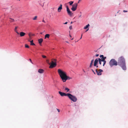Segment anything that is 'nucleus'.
<instances>
[{
  "label": "nucleus",
  "mask_w": 128,
  "mask_h": 128,
  "mask_svg": "<svg viewBox=\"0 0 128 128\" xmlns=\"http://www.w3.org/2000/svg\"><path fill=\"white\" fill-rule=\"evenodd\" d=\"M81 16V15H80L79 16V17H80Z\"/></svg>",
  "instance_id": "nucleus-46"
},
{
  "label": "nucleus",
  "mask_w": 128,
  "mask_h": 128,
  "mask_svg": "<svg viewBox=\"0 0 128 128\" xmlns=\"http://www.w3.org/2000/svg\"><path fill=\"white\" fill-rule=\"evenodd\" d=\"M44 72V70L41 69H40L38 70V72L40 73H43Z\"/></svg>",
  "instance_id": "nucleus-12"
},
{
  "label": "nucleus",
  "mask_w": 128,
  "mask_h": 128,
  "mask_svg": "<svg viewBox=\"0 0 128 128\" xmlns=\"http://www.w3.org/2000/svg\"><path fill=\"white\" fill-rule=\"evenodd\" d=\"M64 88V86H63V89Z\"/></svg>",
  "instance_id": "nucleus-45"
},
{
  "label": "nucleus",
  "mask_w": 128,
  "mask_h": 128,
  "mask_svg": "<svg viewBox=\"0 0 128 128\" xmlns=\"http://www.w3.org/2000/svg\"><path fill=\"white\" fill-rule=\"evenodd\" d=\"M56 61V59H53V60L52 61V63L50 64L49 68H52L56 67L57 65Z\"/></svg>",
  "instance_id": "nucleus-5"
},
{
  "label": "nucleus",
  "mask_w": 128,
  "mask_h": 128,
  "mask_svg": "<svg viewBox=\"0 0 128 128\" xmlns=\"http://www.w3.org/2000/svg\"><path fill=\"white\" fill-rule=\"evenodd\" d=\"M10 19L11 20H10V21L11 22H14V19L12 18H10Z\"/></svg>",
  "instance_id": "nucleus-21"
},
{
  "label": "nucleus",
  "mask_w": 128,
  "mask_h": 128,
  "mask_svg": "<svg viewBox=\"0 0 128 128\" xmlns=\"http://www.w3.org/2000/svg\"><path fill=\"white\" fill-rule=\"evenodd\" d=\"M104 55H100V58H101V59L103 58H104Z\"/></svg>",
  "instance_id": "nucleus-26"
},
{
  "label": "nucleus",
  "mask_w": 128,
  "mask_h": 128,
  "mask_svg": "<svg viewBox=\"0 0 128 128\" xmlns=\"http://www.w3.org/2000/svg\"><path fill=\"white\" fill-rule=\"evenodd\" d=\"M46 62L49 65L50 64V63L49 62V60H48L47 59L46 60Z\"/></svg>",
  "instance_id": "nucleus-20"
},
{
  "label": "nucleus",
  "mask_w": 128,
  "mask_h": 128,
  "mask_svg": "<svg viewBox=\"0 0 128 128\" xmlns=\"http://www.w3.org/2000/svg\"><path fill=\"white\" fill-rule=\"evenodd\" d=\"M82 35H81V37H80V39H81L82 38Z\"/></svg>",
  "instance_id": "nucleus-41"
},
{
  "label": "nucleus",
  "mask_w": 128,
  "mask_h": 128,
  "mask_svg": "<svg viewBox=\"0 0 128 128\" xmlns=\"http://www.w3.org/2000/svg\"><path fill=\"white\" fill-rule=\"evenodd\" d=\"M58 93L61 96H68L70 99L74 102H76L77 100V98L76 97L74 96L73 95L70 94H66L60 91H59Z\"/></svg>",
  "instance_id": "nucleus-3"
},
{
  "label": "nucleus",
  "mask_w": 128,
  "mask_h": 128,
  "mask_svg": "<svg viewBox=\"0 0 128 128\" xmlns=\"http://www.w3.org/2000/svg\"><path fill=\"white\" fill-rule=\"evenodd\" d=\"M71 39L72 40L73 39V38H71Z\"/></svg>",
  "instance_id": "nucleus-44"
},
{
  "label": "nucleus",
  "mask_w": 128,
  "mask_h": 128,
  "mask_svg": "<svg viewBox=\"0 0 128 128\" xmlns=\"http://www.w3.org/2000/svg\"><path fill=\"white\" fill-rule=\"evenodd\" d=\"M72 22H71V24H72Z\"/></svg>",
  "instance_id": "nucleus-47"
},
{
  "label": "nucleus",
  "mask_w": 128,
  "mask_h": 128,
  "mask_svg": "<svg viewBox=\"0 0 128 128\" xmlns=\"http://www.w3.org/2000/svg\"><path fill=\"white\" fill-rule=\"evenodd\" d=\"M98 61V59H96L95 60L94 62V66H96Z\"/></svg>",
  "instance_id": "nucleus-9"
},
{
  "label": "nucleus",
  "mask_w": 128,
  "mask_h": 128,
  "mask_svg": "<svg viewBox=\"0 0 128 128\" xmlns=\"http://www.w3.org/2000/svg\"><path fill=\"white\" fill-rule=\"evenodd\" d=\"M50 34H46L44 36L45 38H49L50 36Z\"/></svg>",
  "instance_id": "nucleus-15"
},
{
  "label": "nucleus",
  "mask_w": 128,
  "mask_h": 128,
  "mask_svg": "<svg viewBox=\"0 0 128 128\" xmlns=\"http://www.w3.org/2000/svg\"><path fill=\"white\" fill-rule=\"evenodd\" d=\"M62 9V4H60V6L58 8V11L59 12H60L61 11V10Z\"/></svg>",
  "instance_id": "nucleus-10"
},
{
  "label": "nucleus",
  "mask_w": 128,
  "mask_h": 128,
  "mask_svg": "<svg viewBox=\"0 0 128 128\" xmlns=\"http://www.w3.org/2000/svg\"><path fill=\"white\" fill-rule=\"evenodd\" d=\"M30 62L32 64H33V63L32 62V60H31L30 59Z\"/></svg>",
  "instance_id": "nucleus-36"
},
{
  "label": "nucleus",
  "mask_w": 128,
  "mask_h": 128,
  "mask_svg": "<svg viewBox=\"0 0 128 128\" xmlns=\"http://www.w3.org/2000/svg\"><path fill=\"white\" fill-rule=\"evenodd\" d=\"M98 61L99 62V63L100 65H101L102 64L101 62L102 61L100 60V58H98Z\"/></svg>",
  "instance_id": "nucleus-22"
},
{
  "label": "nucleus",
  "mask_w": 128,
  "mask_h": 128,
  "mask_svg": "<svg viewBox=\"0 0 128 128\" xmlns=\"http://www.w3.org/2000/svg\"><path fill=\"white\" fill-rule=\"evenodd\" d=\"M78 4L77 3H75L73 4L72 6V7L71 9L73 11H75L76 9Z\"/></svg>",
  "instance_id": "nucleus-6"
},
{
  "label": "nucleus",
  "mask_w": 128,
  "mask_h": 128,
  "mask_svg": "<svg viewBox=\"0 0 128 128\" xmlns=\"http://www.w3.org/2000/svg\"><path fill=\"white\" fill-rule=\"evenodd\" d=\"M100 60L102 62H104V61L105 60L103 58H102V59H100Z\"/></svg>",
  "instance_id": "nucleus-27"
},
{
  "label": "nucleus",
  "mask_w": 128,
  "mask_h": 128,
  "mask_svg": "<svg viewBox=\"0 0 128 128\" xmlns=\"http://www.w3.org/2000/svg\"><path fill=\"white\" fill-rule=\"evenodd\" d=\"M92 64H90V68H91L92 67Z\"/></svg>",
  "instance_id": "nucleus-34"
},
{
  "label": "nucleus",
  "mask_w": 128,
  "mask_h": 128,
  "mask_svg": "<svg viewBox=\"0 0 128 128\" xmlns=\"http://www.w3.org/2000/svg\"><path fill=\"white\" fill-rule=\"evenodd\" d=\"M17 28H18V27H17V26L15 27V29H14V31L18 34H19V33L16 30V29Z\"/></svg>",
  "instance_id": "nucleus-16"
},
{
  "label": "nucleus",
  "mask_w": 128,
  "mask_h": 128,
  "mask_svg": "<svg viewBox=\"0 0 128 128\" xmlns=\"http://www.w3.org/2000/svg\"><path fill=\"white\" fill-rule=\"evenodd\" d=\"M67 42V43H68V42Z\"/></svg>",
  "instance_id": "nucleus-48"
},
{
  "label": "nucleus",
  "mask_w": 128,
  "mask_h": 128,
  "mask_svg": "<svg viewBox=\"0 0 128 128\" xmlns=\"http://www.w3.org/2000/svg\"><path fill=\"white\" fill-rule=\"evenodd\" d=\"M72 26H70V27H69V29L70 30H71L72 29Z\"/></svg>",
  "instance_id": "nucleus-29"
},
{
  "label": "nucleus",
  "mask_w": 128,
  "mask_h": 128,
  "mask_svg": "<svg viewBox=\"0 0 128 128\" xmlns=\"http://www.w3.org/2000/svg\"><path fill=\"white\" fill-rule=\"evenodd\" d=\"M70 89L66 87L65 88L64 90L66 91V92H68L70 90Z\"/></svg>",
  "instance_id": "nucleus-18"
},
{
  "label": "nucleus",
  "mask_w": 128,
  "mask_h": 128,
  "mask_svg": "<svg viewBox=\"0 0 128 128\" xmlns=\"http://www.w3.org/2000/svg\"><path fill=\"white\" fill-rule=\"evenodd\" d=\"M94 61V60L93 59L91 61V63H90V64H92V63H93V62Z\"/></svg>",
  "instance_id": "nucleus-30"
},
{
  "label": "nucleus",
  "mask_w": 128,
  "mask_h": 128,
  "mask_svg": "<svg viewBox=\"0 0 128 128\" xmlns=\"http://www.w3.org/2000/svg\"><path fill=\"white\" fill-rule=\"evenodd\" d=\"M92 72H94V74H95V72H94V70L92 69Z\"/></svg>",
  "instance_id": "nucleus-32"
},
{
  "label": "nucleus",
  "mask_w": 128,
  "mask_h": 128,
  "mask_svg": "<svg viewBox=\"0 0 128 128\" xmlns=\"http://www.w3.org/2000/svg\"><path fill=\"white\" fill-rule=\"evenodd\" d=\"M57 111H58V112H60V110H59V109H57Z\"/></svg>",
  "instance_id": "nucleus-38"
},
{
  "label": "nucleus",
  "mask_w": 128,
  "mask_h": 128,
  "mask_svg": "<svg viewBox=\"0 0 128 128\" xmlns=\"http://www.w3.org/2000/svg\"><path fill=\"white\" fill-rule=\"evenodd\" d=\"M58 72L62 81L65 82L67 80H69L72 78L67 75L66 73L62 70L59 69L58 70Z\"/></svg>",
  "instance_id": "nucleus-1"
},
{
  "label": "nucleus",
  "mask_w": 128,
  "mask_h": 128,
  "mask_svg": "<svg viewBox=\"0 0 128 128\" xmlns=\"http://www.w3.org/2000/svg\"><path fill=\"white\" fill-rule=\"evenodd\" d=\"M43 39L42 38H40L38 40V42L40 44H41L42 42H43Z\"/></svg>",
  "instance_id": "nucleus-13"
},
{
  "label": "nucleus",
  "mask_w": 128,
  "mask_h": 128,
  "mask_svg": "<svg viewBox=\"0 0 128 128\" xmlns=\"http://www.w3.org/2000/svg\"><path fill=\"white\" fill-rule=\"evenodd\" d=\"M37 16H35L33 18V20H36L37 19Z\"/></svg>",
  "instance_id": "nucleus-23"
},
{
  "label": "nucleus",
  "mask_w": 128,
  "mask_h": 128,
  "mask_svg": "<svg viewBox=\"0 0 128 128\" xmlns=\"http://www.w3.org/2000/svg\"><path fill=\"white\" fill-rule=\"evenodd\" d=\"M106 57H104V56L103 59H104L105 60V59H106Z\"/></svg>",
  "instance_id": "nucleus-35"
},
{
  "label": "nucleus",
  "mask_w": 128,
  "mask_h": 128,
  "mask_svg": "<svg viewBox=\"0 0 128 128\" xmlns=\"http://www.w3.org/2000/svg\"><path fill=\"white\" fill-rule=\"evenodd\" d=\"M80 0H79L78 2V3L80 1Z\"/></svg>",
  "instance_id": "nucleus-43"
},
{
  "label": "nucleus",
  "mask_w": 128,
  "mask_h": 128,
  "mask_svg": "<svg viewBox=\"0 0 128 128\" xmlns=\"http://www.w3.org/2000/svg\"><path fill=\"white\" fill-rule=\"evenodd\" d=\"M69 36L70 38L72 37V36L70 34L69 35Z\"/></svg>",
  "instance_id": "nucleus-39"
},
{
  "label": "nucleus",
  "mask_w": 128,
  "mask_h": 128,
  "mask_svg": "<svg viewBox=\"0 0 128 128\" xmlns=\"http://www.w3.org/2000/svg\"><path fill=\"white\" fill-rule=\"evenodd\" d=\"M99 55V54H96V57H97V56H98Z\"/></svg>",
  "instance_id": "nucleus-33"
},
{
  "label": "nucleus",
  "mask_w": 128,
  "mask_h": 128,
  "mask_svg": "<svg viewBox=\"0 0 128 128\" xmlns=\"http://www.w3.org/2000/svg\"><path fill=\"white\" fill-rule=\"evenodd\" d=\"M109 64L111 67H112L114 66H117L118 62L114 59H112L109 62Z\"/></svg>",
  "instance_id": "nucleus-4"
},
{
  "label": "nucleus",
  "mask_w": 128,
  "mask_h": 128,
  "mask_svg": "<svg viewBox=\"0 0 128 128\" xmlns=\"http://www.w3.org/2000/svg\"><path fill=\"white\" fill-rule=\"evenodd\" d=\"M90 26V25L89 24H87V25H86V26H85L84 28V29H86V28H88V29H87V30H86V31H87L88 30H89V28H88V27Z\"/></svg>",
  "instance_id": "nucleus-14"
},
{
  "label": "nucleus",
  "mask_w": 128,
  "mask_h": 128,
  "mask_svg": "<svg viewBox=\"0 0 128 128\" xmlns=\"http://www.w3.org/2000/svg\"><path fill=\"white\" fill-rule=\"evenodd\" d=\"M96 72L97 74V75L98 76H100L102 74V73H101V72H102L103 71V70L101 69H100L99 70H98L99 71V72H98V70L97 69H96Z\"/></svg>",
  "instance_id": "nucleus-8"
},
{
  "label": "nucleus",
  "mask_w": 128,
  "mask_h": 128,
  "mask_svg": "<svg viewBox=\"0 0 128 128\" xmlns=\"http://www.w3.org/2000/svg\"><path fill=\"white\" fill-rule=\"evenodd\" d=\"M123 12H128L127 10H124L123 11Z\"/></svg>",
  "instance_id": "nucleus-31"
},
{
  "label": "nucleus",
  "mask_w": 128,
  "mask_h": 128,
  "mask_svg": "<svg viewBox=\"0 0 128 128\" xmlns=\"http://www.w3.org/2000/svg\"><path fill=\"white\" fill-rule=\"evenodd\" d=\"M25 47L26 48H29V46L27 44H25Z\"/></svg>",
  "instance_id": "nucleus-25"
},
{
  "label": "nucleus",
  "mask_w": 128,
  "mask_h": 128,
  "mask_svg": "<svg viewBox=\"0 0 128 128\" xmlns=\"http://www.w3.org/2000/svg\"><path fill=\"white\" fill-rule=\"evenodd\" d=\"M74 3L73 1H70L68 3L69 4L70 6H71L72 5L73 3Z\"/></svg>",
  "instance_id": "nucleus-19"
},
{
  "label": "nucleus",
  "mask_w": 128,
  "mask_h": 128,
  "mask_svg": "<svg viewBox=\"0 0 128 128\" xmlns=\"http://www.w3.org/2000/svg\"><path fill=\"white\" fill-rule=\"evenodd\" d=\"M42 22H44V23H45V21L44 20H42Z\"/></svg>",
  "instance_id": "nucleus-40"
},
{
  "label": "nucleus",
  "mask_w": 128,
  "mask_h": 128,
  "mask_svg": "<svg viewBox=\"0 0 128 128\" xmlns=\"http://www.w3.org/2000/svg\"><path fill=\"white\" fill-rule=\"evenodd\" d=\"M30 44L32 45H35V44L33 43V40H32L30 41Z\"/></svg>",
  "instance_id": "nucleus-17"
},
{
  "label": "nucleus",
  "mask_w": 128,
  "mask_h": 128,
  "mask_svg": "<svg viewBox=\"0 0 128 128\" xmlns=\"http://www.w3.org/2000/svg\"><path fill=\"white\" fill-rule=\"evenodd\" d=\"M20 34L21 37L24 36L26 34V33L23 32H20Z\"/></svg>",
  "instance_id": "nucleus-11"
},
{
  "label": "nucleus",
  "mask_w": 128,
  "mask_h": 128,
  "mask_svg": "<svg viewBox=\"0 0 128 128\" xmlns=\"http://www.w3.org/2000/svg\"><path fill=\"white\" fill-rule=\"evenodd\" d=\"M103 62V66H104V65L106 63V61L105 60Z\"/></svg>",
  "instance_id": "nucleus-24"
},
{
  "label": "nucleus",
  "mask_w": 128,
  "mask_h": 128,
  "mask_svg": "<svg viewBox=\"0 0 128 128\" xmlns=\"http://www.w3.org/2000/svg\"><path fill=\"white\" fill-rule=\"evenodd\" d=\"M68 23V22H65V23H64V24H66Z\"/></svg>",
  "instance_id": "nucleus-37"
},
{
  "label": "nucleus",
  "mask_w": 128,
  "mask_h": 128,
  "mask_svg": "<svg viewBox=\"0 0 128 128\" xmlns=\"http://www.w3.org/2000/svg\"><path fill=\"white\" fill-rule=\"evenodd\" d=\"M96 67L97 68L98 67V66H97V65H96Z\"/></svg>",
  "instance_id": "nucleus-42"
},
{
  "label": "nucleus",
  "mask_w": 128,
  "mask_h": 128,
  "mask_svg": "<svg viewBox=\"0 0 128 128\" xmlns=\"http://www.w3.org/2000/svg\"><path fill=\"white\" fill-rule=\"evenodd\" d=\"M42 57L44 58H46V56H45L42 55Z\"/></svg>",
  "instance_id": "nucleus-28"
},
{
  "label": "nucleus",
  "mask_w": 128,
  "mask_h": 128,
  "mask_svg": "<svg viewBox=\"0 0 128 128\" xmlns=\"http://www.w3.org/2000/svg\"><path fill=\"white\" fill-rule=\"evenodd\" d=\"M117 62L118 65L121 67L123 70H126L125 60L123 56H121L119 58Z\"/></svg>",
  "instance_id": "nucleus-2"
},
{
  "label": "nucleus",
  "mask_w": 128,
  "mask_h": 128,
  "mask_svg": "<svg viewBox=\"0 0 128 128\" xmlns=\"http://www.w3.org/2000/svg\"><path fill=\"white\" fill-rule=\"evenodd\" d=\"M66 11L68 14L70 16H71L72 14V13L68 7V6H66Z\"/></svg>",
  "instance_id": "nucleus-7"
}]
</instances>
